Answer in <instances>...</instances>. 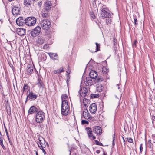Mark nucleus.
Wrapping results in <instances>:
<instances>
[{
  "instance_id": "f257e3e1",
  "label": "nucleus",
  "mask_w": 155,
  "mask_h": 155,
  "mask_svg": "<svg viewBox=\"0 0 155 155\" xmlns=\"http://www.w3.org/2000/svg\"><path fill=\"white\" fill-rule=\"evenodd\" d=\"M100 5V17L101 18L104 19L109 18L110 16V14L108 12V10L105 5Z\"/></svg>"
},
{
  "instance_id": "f03ea898",
  "label": "nucleus",
  "mask_w": 155,
  "mask_h": 155,
  "mask_svg": "<svg viewBox=\"0 0 155 155\" xmlns=\"http://www.w3.org/2000/svg\"><path fill=\"white\" fill-rule=\"evenodd\" d=\"M70 108L68 103L63 102L61 104V113L63 115L66 116L68 115Z\"/></svg>"
},
{
  "instance_id": "7ed1b4c3",
  "label": "nucleus",
  "mask_w": 155,
  "mask_h": 155,
  "mask_svg": "<svg viewBox=\"0 0 155 155\" xmlns=\"http://www.w3.org/2000/svg\"><path fill=\"white\" fill-rule=\"evenodd\" d=\"M45 113L41 111H38L35 116V120L38 123H41L45 119Z\"/></svg>"
},
{
  "instance_id": "20e7f679",
  "label": "nucleus",
  "mask_w": 155,
  "mask_h": 155,
  "mask_svg": "<svg viewBox=\"0 0 155 155\" xmlns=\"http://www.w3.org/2000/svg\"><path fill=\"white\" fill-rule=\"evenodd\" d=\"M36 22V20L34 17H29L26 18L25 25L31 26L34 25Z\"/></svg>"
},
{
  "instance_id": "39448f33",
  "label": "nucleus",
  "mask_w": 155,
  "mask_h": 155,
  "mask_svg": "<svg viewBox=\"0 0 155 155\" xmlns=\"http://www.w3.org/2000/svg\"><path fill=\"white\" fill-rule=\"evenodd\" d=\"M40 24L42 29L46 30L50 28L51 25L50 21L46 19L42 20Z\"/></svg>"
},
{
  "instance_id": "423d86ee",
  "label": "nucleus",
  "mask_w": 155,
  "mask_h": 155,
  "mask_svg": "<svg viewBox=\"0 0 155 155\" xmlns=\"http://www.w3.org/2000/svg\"><path fill=\"white\" fill-rule=\"evenodd\" d=\"M41 31V29L39 26H37L32 29L31 32V36L33 37L37 36L38 35Z\"/></svg>"
},
{
  "instance_id": "0eeeda50",
  "label": "nucleus",
  "mask_w": 155,
  "mask_h": 155,
  "mask_svg": "<svg viewBox=\"0 0 155 155\" xmlns=\"http://www.w3.org/2000/svg\"><path fill=\"white\" fill-rule=\"evenodd\" d=\"M28 93V94L27 95L25 102H27L28 98H29V99L31 101H34L37 98V95L32 92H31L29 89L27 91Z\"/></svg>"
},
{
  "instance_id": "6e6552de",
  "label": "nucleus",
  "mask_w": 155,
  "mask_h": 155,
  "mask_svg": "<svg viewBox=\"0 0 155 155\" xmlns=\"http://www.w3.org/2000/svg\"><path fill=\"white\" fill-rule=\"evenodd\" d=\"M26 18L22 17H20L17 18L16 20V22L17 25L19 26H23L25 25Z\"/></svg>"
},
{
  "instance_id": "1a4fd4ad",
  "label": "nucleus",
  "mask_w": 155,
  "mask_h": 155,
  "mask_svg": "<svg viewBox=\"0 0 155 155\" xmlns=\"http://www.w3.org/2000/svg\"><path fill=\"white\" fill-rule=\"evenodd\" d=\"M83 116L84 118L88 120H91L92 117L89 113L87 109L84 110L83 113Z\"/></svg>"
},
{
  "instance_id": "9d476101",
  "label": "nucleus",
  "mask_w": 155,
  "mask_h": 155,
  "mask_svg": "<svg viewBox=\"0 0 155 155\" xmlns=\"http://www.w3.org/2000/svg\"><path fill=\"white\" fill-rule=\"evenodd\" d=\"M86 130L87 131L88 137L91 140H93L96 138V137L93 135L92 133V129L90 127L86 128Z\"/></svg>"
},
{
  "instance_id": "9b49d317",
  "label": "nucleus",
  "mask_w": 155,
  "mask_h": 155,
  "mask_svg": "<svg viewBox=\"0 0 155 155\" xmlns=\"http://www.w3.org/2000/svg\"><path fill=\"white\" fill-rule=\"evenodd\" d=\"M88 91L85 87L81 88L79 91V93L80 96L82 97H84L86 96L87 94Z\"/></svg>"
},
{
  "instance_id": "f8f14e48",
  "label": "nucleus",
  "mask_w": 155,
  "mask_h": 155,
  "mask_svg": "<svg viewBox=\"0 0 155 155\" xmlns=\"http://www.w3.org/2000/svg\"><path fill=\"white\" fill-rule=\"evenodd\" d=\"M97 105L95 103H93L90 104L89 110L91 114L95 113L97 111Z\"/></svg>"
},
{
  "instance_id": "ddd939ff",
  "label": "nucleus",
  "mask_w": 155,
  "mask_h": 155,
  "mask_svg": "<svg viewBox=\"0 0 155 155\" xmlns=\"http://www.w3.org/2000/svg\"><path fill=\"white\" fill-rule=\"evenodd\" d=\"M20 8L19 6H14L12 8V12L14 15H17L19 14Z\"/></svg>"
},
{
  "instance_id": "4468645a",
  "label": "nucleus",
  "mask_w": 155,
  "mask_h": 155,
  "mask_svg": "<svg viewBox=\"0 0 155 155\" xmlns=\"http://www.w3.org/2000/svg\"><path fill=\"white\" fill-rule=\"evenodd\" d=\"M93 131L97 135H100L102 133V130L100 127L97 126L93 127Z\"/></svg>"
},
{
  "instance_id": "2eb2a0df",
  "label": "nucleus",
  "mask_w": 155,
  "mask_h": 155,
  "mask_svg": "<svg viewBox=\"0 0 155 155\" xmlns=\"http://www.w3.org/2000/svg\"><path fill=\"white\" fill-rule=\"evenodd\" d=\"M52 4L50 1H46L45 3V9L47 11H48L51 8Z\"/></svg>"
},
{
  "instance_id": "dca6fc26",
  "label": "nucleus",
  "mask_w": 155,
  "mask_h": 155,
  "mask_svg": "<svg viewBox=\"0 0 155 155\" xmlns=\"http://www.w3.org/2000/svg\"><path fill=\"white\" fill-rule=\"evenodd\" d=\"M84 84L87 86H91L93 84V81L89 77H87L84 80Z\"/></svg>"
},
{
  "instance_id": "f3484780",
  "label": "nucleus",
  "mask_w": 155,
  "mask_h": 155,
  "mask_svg": "<svg viewBox=\"0 0 155 155\" xmlns=\"http://www.w3.org/2000/svg\"><path fill=\"white\" fill-rule=\"evenodd\" d=\"M33 71V67L31 64H28L26 70L27 74L30 75L32 73Z\"/></svg>"
},
{
  "instance_id": "a211bd4d",
  "label": "nucleus",
  "mask_w": 155,
  "mask_h": 155,
  "mask_svg": "<svg viewBox=\"0 0 155 155\" xmlns=\"http://www.w3.org/2000/svg\"><path fill=\"white\" fill-rule=\"evenodd\" d=\"M89 76L91 78L94 79L97 78V74L95 71L92 70L90 72Z\"/></svg>"
},
{
  "instance_id": "6ab92c4d",
  "label": "nucleus",
  "mask_w": 155,
  "mask_h": 155,
  "mask_svg": "<svg viewBox=\"0 0 155 155\" xmlns=\"http://www.w3.org/2000/svg\"><path fill=\"white\" fill-rule=\"evenodd\" d=\"M48 54L51 59L56 60H58V55L56 53H48Z\"/></svg>"
},
{
  "instance_id": "aec40b11",
  "label": "nucleus",
  "mask_w": 155,
  "mask_h": 155,
  "mask_svg": "<svg viewBox=\"0 0 155 155\" xmlns=\"http://www.w3.org/2000/svg\"><path fill=\"white\" fill-rule=\"evenodd\" d=\"M38 109L34 106H31L28 110V113L32 114L33 113L37 112Z\"/></svg>"
},
{
  "instance_id": "412c9836",
  "label": "nucleus",
  "mask_w": 155,
  "mask_h": 155,
  "mask_svg": "<svg viewBox=\"0 0 155 155\" xmlns=\"http://www.w3.org/2000/svg\"><path fill=\"white\" fill-rule=\"evenodd\" d=\"M38 87L40 89L41 88H43L44 87V85L43 82L42 81L40 78L38 79V82L37 83Z\"/></svg>"
},
{
  "instance_id": "4be33fe9",
  "label": "nucleus",
  "mask_w": 155,
  "mask_h": 155,
  "mask_svg": "<svg viewBox=\"0 0 155 155\" xmlns=\"http://www.w3.org/2000/svg\"><path fill=\"white\" fill-rule=\"evenodd\" d=\"M48 11L45 9H43L41 12L42 16L44 18H47L49 17V15Z\"/></svg>"
},
{
  "instance_id": "5701e85b",
  "label": "nucleus",
  "mask_w": 155,
  "mask_h": 155,
  "mask_svg": "<svg viewBox=\"0 0 155 155\" xmlns=\"http://www.w3.org/2000/svg\"><path fill=\"white\" fill-rule=\"evenodd\" d=\"M17 31L18 33V35L21 36L24 35L25 33V29L20 28L18 29Z\"/></svg>"
},
{
  "instance_id": "b1692460",
  "label": "nucleus",
  "mask_w": 155,
  "mask_h": 155,
  "mask_svg": "<svg viewBox=\"0 0 155 155\" xmlns=\"http://www.w3.org/2000/svg\"><path fill=\"white\" fill-rule=\"evenodd\" d=\"M64 69L63 67H61L59 68L58 70H54L53 71L54 73L55 74H60L61 72H64Z\"/></svg>"
},
{
  "instance_id": "393cba45",
  "label": "nucleus",
  "mask_w": 155,
  "mask_h": 155,
  "mask_svg": "<svg viewBox=\"0 0 155 155\" xmlns=\"http://www.w3.org/2000/svg\"><path fill=\"white\" fill-rule=\"evenodd\" d=\"M68 97L67 94H62L61 96V99L62 100V103L63 102H66L67 103H68L67 101L66 100L68 98Z\"/></svg>"
},
{
  "instance_id": "a878e982",
  "label": "nucleus",
  "mask_w": 155,
  "mask_h": 155,
  "mask_svg": "<svg viewBox=\"0 0 155 155\" xmlns=\"http://www.w3.org/2000/svg\"><path fill=\"white\" fill-rule=\"evenodd\" d=\"M31 3V0H24V5L26 7L30 6Z\"/></svg>"
},
{
  "instance_id": "bb28decb",
  "label": "nucleus",
  "mask_w": 155,
  "mask_h": 155,
  "mask_svg": "<svg viewBox=\"0 0 155 155\" xmlns=\"http://www.w3.org/2000/svg\"><path fill=\"white\" fill-rule=\"evenodd\" d=\"M28 88V86L27 84H25L22 89L21 91L22 92V95H23V94L25 91H26L27 90Z\"/></svg>"
},
{
  "instance_id": "cd10ccee",
  "label": "nucleus",
  "mask_w": 155,
  "mask_h": 155,
  "mask_svg": "<svg viewBox=\"0 0 155 155\" xmlns=\"http://www.w3.org/2000/svg\"><path fill=\"white\" fill-rule=\"evenodd\" d=\"M95 44L96 45V50L94 51H90L92 53L96 52L97 51L100 50V44H98L97 42H96L95 43Z\"/></svg>"
},
{
  "instance_id": "c85d7f7f",
  "label": "nucleus",
  "mask_w": 155,
  "mask_h": 155,
  "mask_svg": "<svg viewBox=\"0 0 155 155\" xmlns=\"http://www.w3.org/2000/svg\"><path fill=\"white\" fill-rule=\"evenodd\" d=\"M104 80V79L101 76H98L97 78V79L96 80V82H100Z\"/></svg>"
},
{
  "instance_id": "c756f323",
  "label": "nucleus",
  "mask_w": 155,
  "mask_h": 155,
  "mask_svg": "<svg viewBox=\"0 0 155 155\" xmlns=\"http://www.w3.org/2000/svg\"><path fill=\"white\" fill-rule=\"evenodd\" d=\"M103 88V87L101 84H98L97 87V89L99 92L102 91Z\"/></svg>"
},
{
  "instance_id": "7c9ffc66",
  "label": "nucleus",
  "mask_w": 155,
  "mask_h": 155,
  "mask_svg": "<svg viewBox=\"0 0 155 155\" xmlns=\"http://www.w3.org/2000/svg\"><path fill=\"white\" fill-rule=\"evenodd\" d=\"M45 40L42 38H40L38 39V42L40 44H43Z\"/></svg>"
},
{
  "instance_id": "2f4dec72",
  "label": "nucleus",
  "mask_w": 155,
  "mask_h": 155,
  "mask_svg": "<svg viewBox=\"0 0 155 155\" xmlns=\"http://www.w3.org/2000/svg\"><path fill=\"white\" fill-rule=\"evenodd\" d=\"M108 70L105 67H103L102 68V72L104 74H106L108 72Z\"/></svg>"
},
{
  "instance_id": "473e14b6",
  "label": "nucleus",
  "mask_w": 155,
  "mask_h": 155,
  "mask_svg": "<svg viewBox=\"0 0 155 155\" xmlns=\"http://www.w3.org/2000/svg\"><path fill=\"white\" fill-rule=\"evenodd\" d=\"M147 146L150 149V150H152L153 147V143H151L149 144H147Z\"/></svg>"
},
{
  "instance_id": "72a5a7b5",
  "label": "nucleus",
  "mask_w": 155,
  "mask_h": 155,
  "mask_svg": "<svg viewBox=\"0 0 155 155\" xmlns=\"http://www.w3.org/2000/svg\"><path fill=\"white\" fill-rule=\"evenodd\" d=\"M99 97V95L96 94H91V98H96Z\"/></svg>"
},
{
  "instance_id": "f704fd0d",
  "label": "nucleus",
  "mask_w": 155,
  "mask_h": 155,
  "mask_svg": "<svg viewBox=\"0 0 155 155\" xmlns=\"http://www.w3.org/2000/svg\"><path fill=\"white\" fill-rule=\"evenodd\" d=\"M94 142H95V144L97 145L101 146H103L102 143H101L99 142V141L98 140H95Z\"/></svg>"
},
{
  "instance_id": "c9c22d12",
  "label": "nucleus",
  "mask_w": 155,
  "mask_h": 155,
  "mask_svg": "<svg viewBox=\"0 0 155 155\" xmlns=\"http://www.w3.org/2000/svg\"><path fill=\"white\" fill-rule=\"evenodd\" d=\"M0 145L2 147V148L4 149H5V146H4L3 143V140L2 139H0Z\"/></svg>"
},
{
  "instance_id": "e433bc0d",
  "label": "nucleus",
  "mask_w": 155,
  "mask_h": 155,
  "mask_svg": "<svg viewBox=\"0 0 155 155\" xmlns=\"http://www.w3.org/2000/svg\"><path fill=\"white\" fill-rule=\"evenodd\" d=\"M81 124H89V122L85 120H83L81 121Z\"/></svg>"
},
{
  "instance_id": "4c0bfd02",
  "label": "nucleus",
  "mask_w": 155,
  "mask_h": 155,
  "mask_svg": "<svg viewBox=\"0 0 155 155\" xmlns=\"http://www.w3.org/2000/svg\"><path fill=\"white\" fill-rule=\"evenodd\" d=\"M49 48V45H48L45 44L43 46V48L44 49H47Z\"/></svg>"
},
{
  "instance_id": "58836bf2",
  "label": "nucleus",
  "mask_w": 155,
  "mask_h": 155,
  "mask_svg": "<svg viewBox=\"0 0 155 155\" xmlns=\"http://www.w3.org/2000/svg\"><path fill=\"white\" fill-rule=\"evenodd\" d=\"M127 140L130 143H133V139L130 137L127 138Z\"/></svg>"
},
{
  "instance_id": "ea45409f",
  "label": "nucleus",
  "mask_w": 155,
  "mask_h": 155,
  "mask_svg": "<svg viewBox=\"0 0 155 155\" xmlns=\"http://www.w3.org/2000/svg\"><path fill=\"white\" fill-rule=\"evenodd\" d=\"M42 137H39L38 138V140H39V143H40V145L41 146V147H42V145H41V144L42 143V142H41V139H42Z\"/></svg>"
},
{
  "instance_id": "a19ab883",
  "label": "nucleus",
  "mask_w": 155,
  "mask_h": 155,
  "mask_svg": "<svg viewBox=\"0 0 155 155\" xmlns=\"http://www.w3.org/2000/svg\"><path fill=\"white\" fill-rule=\"evenodd\" d=\"M91 17L93 19H94L95 18V16L94 13L92 12L91 14Z\"/></svg>"
},
{
  "instance_id": "79ce46f5",
  "label": "nucleus",
  "mask_w": 155,
  "mask_h": 155,
  "mask_svg": "<svg viewBox=\"0 0 155 155\" xmlns=\"http://www.w3.org/2000/svg\"><path fill=\"white\" fill-rule=\"evenodd\" d=\"M152 139L153 140V143H155V135L153 134L152 136Z\"/></svg>"
},
{
  "instance_id": "37998d69",
  "label": "nucleus",
  "mask_w": 155,
  "mask_h": 155,
  "mask_svg": "<svg viewBox=\"0 0 155 155\" xmlns=\"http://www.w3.org/2000/svg\"><path fill=\"white\" fill-rule=\"evenodd\" d=\"M111 20L110 19H108L106 20V23L107 25L109 24H110Z\"/></svg>"
},
{
  "instance_id": "c03bdc74",
  "label": "nucleus",
  "mask_w": 155,
  "mask_h": 155,
  "mask_svg": "<svg viewBox=\"0 0 155 155\" xmlns=\"http://www.w3.org/2000/svg\"><path fill=\"white\" fill-rule=\"evenodd\" d=\"M116 41H117L116 39H115L114 38L113 43H114V45L115 47L116 46V44H117Z\"/></svg>"
},
{
  "instance_id": "a18cd8bd",
  "label": "nucleus",
  "mask_w": 155,
  "mask_h": 155,
  "mask_svg": "<svg viewBox=\"0 0 155 155\" xmlns=\"http://www.w3.org/2000/svg\"><path fill=\"white\" fill-rule=\"evenodd\" d=\"M140 153H141L142 151L143 150V147H142V144H140Z\"/></svg>"
},
{
  "instance_id": "49530a36",
  "label": "nucleus",
  "mask_w": 155,
  "mask_h": 155,
  "mask_svg": "<svg viewBox=\"0 0 155 155\" xmlns=\"http://www.w3.org/2000/svg\"><path fill=\"white\" fill-rule=\"evenodd\" d=\"M115 134H114V137H113V143H112V145L114 146L115 145V137H114V136Z\"/></svg>"
},
{
  "instance_id": "de8ad7c7",
  "label": "nucleus",
  "mask_w": 155,
  "mask_h": 155,
  "mask_svg": "<svg viewBox=\"0 0 155 155\" xmlns=\"http://www.w3.org/2000/svg\"><path fill=\"white\" fill-rule=\"evenodd\" d=\"M134 20L135 25H138V23L137 22V19L135 18Z\"/></svg>"
},
{
  "instance_id": "09e8293b",
  "label": "nucleus",
  "mask_w": 155,
  "mask_h": 155,
  "mask_svg": "<svg viewBox=\"0 0 155 155\" xmlns=\"http://www.w3.org/2000/svg\"><path fill=\"white\" fill-rule=\"evenodd\" d=\"M42 147V148H40L42 150L43 152L44 153V154H45L46 153V151H45V150L43 148V147Z\"/></svg>"
},
{
  "instance_id": "8fccbe9b",
  "label": "nucleus",
  "mask_w": 155,
  "mask_h": 155,
  "mask_svg": "<svg viewBox=\"0 0 155 155\" xmlns=\"http://www.w3.org/2000/svg\"><path fill=\"white\" fill-rule=\"evenodd\" d=\"M137 42V40H135L134 42V43L133 44V46L134 47V46H136V43Z\"/></svg>"
},
{
  "instance_id": "3c124183",
  "label": "nucleus",
  "mask_w": 155,
  "mask_h": 155,
  "mask_svg": "<svg viewBox=\"0 0 155 155\" xmlns=\"http://www.w3.org/2000/svg\"><path fill=\"white\" fill-rule=\"evenodd\" d=\"M151 143V140L150 139V140H148V143H147V144H150V143Z\"/></svg>"
},
{
  "instance_id": "603ef678",
  "label": "nucleus",
  "mask_w": 155,
  "mask_h": 155,
  "mask_svg": "<svg viewBox=\"0 0 155 155\" xmlns=\"http://www.w3.org/2000/svg\"><path fill=\"white\" fill-rule=\"evenodd\" d=\"M5 131L6 133V135H8V133L7 131V129L5 127Z\"/></svg>"
},
{
  "instance_id": "864d4df0",
  "label": "nucleus",
  "mask_w": 155,
  "mask_h": 155,
  "mask_svg": "<svg viewBox=\"0 0 155 155\" xmlns=\"http://www.w3.org/2000/svg\"><path fill=\"white\" fill-rule=\"evenodd\" d=\"M38 5L39 6H40L41 5V2H38Z\"/></svg>"
},
{
  "instance_id": "5fc2aeb1",
  "label": "nucleus",
  "mask_w": 155,
  "mask_h": 155,
  "mask_svg": "<svg viewBox=\"0 0 155 155\" xmlns=\"http://www.w3.org/2000/svg\"><path fill=\"white\" fill-rule=\"evenodd\" d=\"M123 142H124V145L125 146V145L126 144V143H127V142L126 141H125V140H123Z\"/></svg>"
},
{
  "instance_id": "6e6d98bb",
  "label": "nucleus",
  "mask_w": 155,
  "mask_h": 155,
  "mask_svg": "<svg viewBox=\"0 0 155 155\" xmlns=\"http://www.w3.org/2000/svg\"><path fill=\"white\" fill-rule=\"evenodd\" d=\"M7 137H8V140H10L9 135H7Z\"/></svg>"
},
{
  "instance_id": "4d7b16f0",
  "label": "nucleus",
  "mask_w": 155,
  "mask_h": 155,
  "mask_svg": "<svg viewBox=\"0 0 155 155\" xmlns=\"http://www.w3.org/2000/svg\"><path fill=\"white\" fill-rule=\"evenodd\" d=\"M35 153H36V155H38V152L36 151V150H35Z\"/></svg>"
},
{
  "instance_id": "13d9d810",
  "label": "nucleus",
  "mask_w": 155,
  "mask_h": 155,
  "mask_svg": "<svg viewBox=\"0 0 155 155\" xmlns=\"http://www.w3.org/2000/svg\"><path fill=\"white\" fill-rule=\"evenodd\" d=\"M37 143V144H38V147H39L40 148H41V147H41V146H40V145L38 144V143ZM41 148H42V147H41Z\"/></svg>"
},
{
  "instance_id": "bf43d9fd",
  "label": "nucleus",
  "mask_w": 155,
  "mask_h": 155,
  "mask_svg": "<svg viewBox=\"0 0 155 155\" xmlns=\"http://www.w3.org/2000/svg\"><path fill=\"white\" fill-rule=\"evenodd\" d=\"M9 140V143H10V144H11L12 143V142H11V140Z\"/></svg>"
},
{
  "instance_id": "052dcab7",
  "label": "nucleus",
  "mask_w": 155,
  "mask_h": 155,
  "mask_svg": "<svg viewBox=\"0 0 155 155\" xmlns=\"http://www.w3.org/2000/svg\"><path fill=\"white\" fill-rule=\"evenodd\" d=\"M115 97L116 98L119 99V98L118 97H117V96L116 95H115Z\"/></svg>"
},
{
  "instance_id": "680f3d73",
  "label": "nucleus",
  "mask_w": 155,
  "mask_h": 155,
  "mask_svg": "<svg viewBox=\"0 0 155 155\" xmlns=\"http://www.w3.org/2000/svg\"><path fill=\"white\" fill-rule=\"evenodd\" d=\"M117 86H118V89H119V87L118 86H119V85H118V84H117Z\"/></svg>"
},
{
  "instance_id": "e2e57ef3",
  "label": "nucleus",
  "mask_w": 155,
  "mask_h": 155,
  "mask_svg": "<svg viewBox=\"0 0 155 155\" xmlns=\"http://www.w3.org/2000/svg\"><path fill=\"white\" fill-rule=\"evenodd\" d=\"M9 2H11L12 1H13L14 0H8Z\"/></svg>"
},
{
  "instance_id": "0e129e2a",
  "label": "nucleus",
  "mask_w": 155,
  "mask_h": 155,
  "mask_svg": "<svg viewBox=\"0 0 155 155\" xmlns=\"http://www.w3.org/2000/svg\"><path fill=\"white\" fill-rule=\"evenodd\" d=\"M33 1H37L38 0H32Z\"/></svg>"
},
{
  "instance_id": "69168bd1",
  "label": "nucleus",
  "mask_w": 155,
  "mask_h": 155,
  "mask_svg": "<svg viewBox=\"0 0 155 155\" xmlns=\"http://www.w3.org/2000/svg\"><path fill=\"white\" fill-rule=\"evenodd\" d=\"M122 137L123 140H124V137L123 136H122Z\"/></svg>"
},
{
  "instance_id": "338daca9",
  "label": "nucleus",
  "mask_w": 155,
  "mask_h": 155,
  "mask_svg": "<svg viewBox=\"0 0 155 155\" xmlns=\"http://www.w3.org/2000/svg\"><path fill=\"white\" fill-rule=\"evenodd\" d=\"M99 150L97 151V153H99Z\"/></svg>"
},
{
  "instance_id": "774afa93",
  "label": "nucleus",
  "mask_w": 155,
  "mask_h": 155,
  "mask_svg": "<svg viewBox=\"0 0 155 155\" xmlns=\"http://www.w3.org/2000/svg\"><path fill=\"white\" fill-rule=\"evenodd\" d=\"M103 155H106V154H105L104 153L103 154Z\"/></svg>"
}]
</instances>
